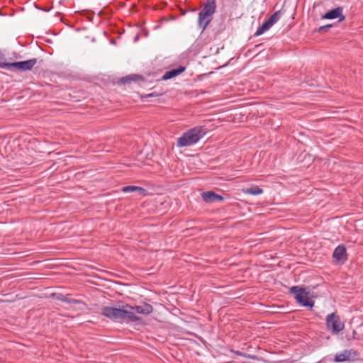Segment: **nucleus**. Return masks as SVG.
<instances>
[{"instance_id":"423d86ee","label":"nucleus","mask_w":363,"mask_h":363,"mask_svg":"<svg viewBox=\"0 0 363 363\" xmlns=\"http://www.w3.org/2000/svg\"><path fill=\"white\" fill-rule=\"evenodd\" d=\"M326 325L328 329L334 334H337L342 330L345 326L344 323L341 322L340 317L334 313L328 315Z\"/></svg>"},{"instance_id":"a211bd4d","label":"nucleus","mask_w":363,"mask_h":363,"mask_svg":"<svg viewBox=\"0 0 363 363\" xmlns=\"http://www.w3.org/2000/svg\"><path fill=\"white\" fill-rule=\"evenodd\" d=\"M58 298H59V299H61V300H62V301H68V302H70V301H71L70 298H67V297H65V298H60V297H58Z\"/></svg>"},{"instance_id":"0eeeda50","label":"nucleus","mask_w":363,"mask_h":363,"mask_svg":"<svg viewBox=\"0 0 363 363\" xmlns=\"http://www.w3.org/2000/svg\"><path fill=\"white\" fill-rule=\"evenodd\" d=\"M358 356L357 352L354 350H345L337 353L334 361L336 362H342L355 359Z\"/></svg>"},{"instance_id":"4468645a","label":"nucleus","mask_w":363,"mask_h":363,"mask_svg":"<svg viewBox=\"0 0 363 363\" xmlns=\"http://www.w3.org/2000/svg\"><path fill=\"white\" fill-rule=\"evenodd\" d=\"M242 192L246 194L259 195L263 193V190L259 186H255L252 188L243 189Z\"/></svg>"},{"instance_id":"dca6fc26","label":"nucleus","mask_w":363,"mask_h":363,"mask_svg":"<svg viewBox=\"0 0 363 363\" xmlns=\"http://www.w3.org/2000/svg\"><path fill=\"white\" fill-rule=\"evenodd\" d=\"M280 18V12L277 11L274 14H272L268 19V21L272 24V26L277 22V21Z\"/></svg>"},{"instance_id":"6e6552de","label":"nucleus","mask_w":363,"mask_h":363,"mask_svg":"<svg viewBox=\"0 0 363 363\" xmlns=\"http://www.w3.org/2000/svg\"><path fill=\"white\" fill-rule=\"evenodd\" d=\"M339 18V21H342L345 19V16L342 15V9L340 7L335 8L328 12H327L323 18L325 19H335Z\"/></svg>"},{"instance_id":"f257e3e1","label":"nucleus","mask_w":363,"mask_h":363,"mask_svg":"<svg viewBox=\"0 0 363 363\" xmlns=\"http://www.w3.org/2000/svg\"><path fill=\"white\" fill-rule=\"evenodd\" d=\"M101 314L112 320H127L129 321H137L138 316L131 311V306L125 305L121 307L104 306L101 308Z\"/></svg>"},{"instance_id":"ddd939ff","label":"nucleus","mask_w":363,"mask_h":363,"mask_svg":"<svg viewBox=\"0 0 363 363\" xmlns=\"http://www.w3.org/2000/svg\"><path fill=\"white\" fill-rule=\"evenodd\" d=\"M184 69H185L184 67H180L177 69H174L170 71H168V72H165V74L162 77V79L166 81V80L170 79L172 78H174L176 76L182 73L184 71Z\"/></svg>"},{"instance_id":"f03ea898","label":"nucleus","mask_w":363,"mask_h":363,"mask_svg":"<svg viewBox=\"0 0 363 363\" xmlns=\"http://www.w3.org/2000/svg\"><path fill=\"white\" fill-rule=\"evenodd\" d=\"M206 135L203 127L197 126L185 132L177 139V145L179 147L191 146L196 143Z\"/></svg>"},{"instance_id":"7ed1b4c3","label":"nucleus","mask_w":363,"mask_h":363,"mask_svg":"<svg viewBox=\"0 0 363 363\" xmlns=\"http://www.w3.org/2000/svg\"><path fill=\"white\" fill-rule=\"evenodd\" d=\"M289 291L294 294V298L298 303L305 307H313L314 301L313 298L314 295L308 288L295 286L291 287Z\"/></svg>"},{"instance_id":"f8f14e48","label":"nucleus","mask_w":363,"mask_h":363,"mask_svg":"<svg viewBox=\"0 0 363 363\" xmlns=\"http://www.w3.org/2000/svg\"><path fill=\"white\" fill-rule=\"evenodd\" d=\"M122 191L124 193L137 192L140 196H145L147 194V191L145 189L136 186H124L122 188Z\"/></svg>"},{"instance_id":"9d476101","label":"nucleus","mask_w":363,"mask_h":363,"mask_svg":"<svg viewBox=\"0 0 363 363\" xmlns=\"http://www.w3.org/2000/svg\"><path fill=\"white\" fill-rule=\"evenodd\" d=\"M202 199L207 203H213L216 201H221L223 200L222 196L215 194L213 191H206L202 194Z\"/></svg>"},{"instance_id":"6ab92c4d","label":"nucleus","mask_w":363,"mask_h":363,"mask_svg":"<svg viewBox=\"0 0 363 363\" xmlns=\"http://www.w3.org/2000/svg\"><path fill=\"white\" fill-rule=\"evenodd\" d=\"M154 94H150L147 95L148 97H150V96H152Z\"/></svg>"},{"instance_id":"20e7f679","label":"nucleus","mask_w":363,"mask_h":363,"mask_svg":"<svg viewBox=\"0 0 363 363\" xmlns=\"http://www.w3.org/2000/svg\"><path fill=\"white\" fill-rule=\"evenodd\" d=\"M216 11V1L215 0H207L203 9L199 14V25L204 30L208 24L211 21V16Z\"/></svg>"},{"instance_id":"f3484780","label":"nucleus","mask_w":363,"mask_h":363,"mask_svg":"<svg viewBox=\"0 0 363 363\" xmlns=\"http://www.w3.org/2000/svg\"><path fill=\"white\" fill-rule=\"evenodd\" d=\"M331 27V25H328V26H322L319 28V30H326L329 28Z\"/></svg>"},{"instance_id":"9b49d317","label":"nucleus","mask_w":363,"mask_h":363,"mask_svg":"<svg viewBox=\"0 0 363 363\" xmlns=\"http://www.w3.org/2000/svg\"><path fill=\"white\" fill-rule=\"evenodd\" d=\"M333 257L339 262H344L347 259L346 250L343 246H337L333 252Z\"/></svg>"},{"instance_id":"1a4fd4ad","label":"nucleus","mask_w":363,"mask_h":363,"mask_svg":"<svg viewBox=\"0 0 363 363\" xmlns=\"http://www.w3.org/2000/svg\"><path fill=\"white\" fill-rule=\"evenodd\" d=\"M152 310L153 309L152 306L148 303H143L135 307L131 306V311H133L135 314L137 313L139 314L148 315L152 312Z\"/></svg>"},{"instance_id":"2eb2a0df","label":"nucleus","mask_w":363,"mask_h":363,"mask_svg":"<svg viewBox=\"0 0 363 363\" xmlns=\"http://www.w3.org/2000/svg\"><path fill=\"white\" fill-rule=\"evenodd\" d=\"M272 26V24L267 20L265 21L256 31L255 35H261L264 32L268 30Z\"/></svg>"},{"instance_id":"39448f33","label":"nucleus","mask_w":363,"mask_h":363,"mask_svg":"<svg viewBox=\"0 0 363 363\" xmlns=\"http://www.w3.org/2000/svg\"><path fill=\"white\" fill-rule=\"evenodd\" d=\"M36 59H31L26 61L11 62V63H3L0 64V67L8 69H16L23 71L30 70L34 65L36 64Z\"/></svg>"}]
</instances>
